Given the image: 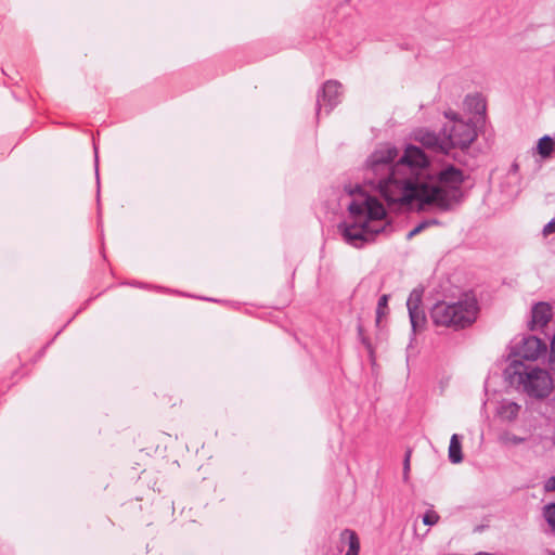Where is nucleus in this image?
I'll list each match as a JSON object with an SVG mask.
<instances>
[{"label": "nucleus", "instance_id": "f257e3e1", "mask_svg": "<svg viewBox=\"0 0 555 555\" xmlns=\"http://www.w3.org/2000/svg\"><path fill=\"white\" fill-rule=\"evenodd\" d=\"M386 145L367 159L366 178L389 205L412 206L420 210L450 211L462 201L463 171L452 165L433 172L428 157L415 145L403 155Z\"/></svg>", "mask_w": 555, "mask_h": 555}, {"label": "nucleus", "instance_id": "f03ea898", "mask_svg": "<svg viewBox=\"0 0 555 555\" xmlns=\"http://www.w3.org/2000/svg\"><path fill=\"white\" fill-rule=\"evenodd\" d=\"M356 192H359V197L353 198L348 205V211L354 221L340 223L338 228L348 244L361 247L385 230L386 209L377 198L361 193L360 186L348 190L350 195H354Z\"/></svg>", "mask_w": 555, "mask_h": 555}, {"label": "nucleus", "instance_id": "7ed1b4c3", "mask_svg": "<svg viewBox=\"0 0 555 555\" xmlns=\"http://www.w3.org/2000/svg\"><path fill=\"white\" fill-rule=\"evenodd\" d=\"M478 302L474 296L465 295L457 301H437L429 311L434 325L453 331L470 326L478 314Z\"/></svg>", "mask_w": 555, "mask_h": 555}, {"label": "nucleus", "instance_id": "20e7f679", "mask_svg": "<svg viewBox=\"0 0 555 555\" xmlns=\"http://www.w3.org/2000/svg\"><path fill=\"white\" fill-rule=\"evenodd\" d=\"M504 374L512 386L531 398L544 399L552 392L553 379L544 369L528 366L514 359L505 369Z\"/></svg>", "mask_w": 555, "mask_h": 555}, {"label": "nucleus", "instance_id": "39448f33", "mask_svg": "<svg viewBox=\"0 0 555 555\" xmlns=\"http://www.w3.org/2000/svg\"><path fill=\"white\" fill-rule=\"evenodd\" d=\"M444 116L450 121L442 128V134L446 137L444 146H449V151L455 147L467 149L477 137L475 126L461 119L453 111L444 112Z\"/></svg>", "mask_w": 555, "mask_h": 555}, {"label": "nucleus", "instance_id": "423d86ee", "mask_svg": "<svg viewBox=\"0 0 555 555\" xmlns=\"http://www.w3.org/2000/svg\"><path fill=\"white\" fill-rule=\"evenodd\" d=\"M343 86L336 80L326 81L317 98V115L322 111L326 114L340 102Z\"/></svg>", "mask_w": 555, "mask_h": 555}, {"label": "nucleus", "instance_id": "0eeeda50", "mask_svg": "<svg viewBox=\"0 0 555 555\" xmlns=\"http://www.w3.org/2000/svg\"><path fill=\"white\" fill-rule=\"evenodd\" d=\"M423 294V288H414L406 300V308L413 333L424 328L426 324V314L422 308Z\"/></svg>", "mask_w": 555, "mask_h": 555}, {"label": "nucleus", "instance_id": "6e6552de", "mask_svg": "<svg viewBox=\"0 0 555 555\" xmlns=\"http://www.w3.org/2000/svg\"><path fill=\"white\" fill-rule=\"evenodd\" d=\"M547 350L545 341L535 336H525L515 347L514 356L528 361H535Z\"/></svg>", "mask_w": 555, "mask_h": 555}, {"label": "nucleus", "instance_id": "1a4fd4ad", "mask_svg": "<svg viewBox=\"0 0 555 555\" xmlns=\"http://www.w3.org/2000/svg\"><path fill=\"white\" fill-rule=\"evenodd\" d=\"M552 318V307L547 302H538L531 311V328L544 327Z\"/></svg>", "mask_w": 555, "mask_h": 555}, {"label": "nucleus", "instance_id": "9d476101", "mask_svg": "<svg viewBox=\"0 0 555 555\" xmlns=\"http://www.w3.org/2000/svg\"><path fill=\"white\" fill-rule=\"evenodd\" d=\"M420 141L427 149H431L443 154H448L450 152L449 146H444L446 137L443 134L440 137L434 132L427 131L421 134Z\"/></svg>", "mask_w": 555, "mask_h": 555}, {"label": "nucleus", "instance_id": "9b49d317", "mask_svg": "<svg viewBox=\"0 0 555 555\" xmlns=\"http://www.w3.org/2000/svg\"><path fill=\"white\" fill-rule=\"evenodd\" d=\"M520 408L518 403L503 399L498 406V415L503 421L513 422L517 418Z\"/></svg>", "mask_w": 555, "mask_h": 555}, {"label": "nucleus", "instance_id": "f8f14e48", "mask_svg": "<svg viewBox=\"0 0 555 555\" xmlns=\"http://www.w3.org/2000/svg\"><path fill=\"white\" fill-rule=\"evenodd\" d=\"M340 541L348 543V551L345 555H359L360 541L357 533L351 529H345L340 533Z\"/></svg>", "mask_w": 555, "mask_h": 555}, {"label": "nucleus", "instance_id": "ddd939ff", "mask_svg": "<svg viewBox=\"0 0 555 555\" xmlns=\"http://www.w3.org/2000/svg\"><path fill=\"white\" fill-rule=\"evenodd\" d=\"M464 104L475 115H482L486 111L485 100L479 93L466 95Z\"/></svg>", "mask_w": 555, "mask_h": 555}, {"label": "nucleus", "instance_id": "4468645a", "mask_svg": "<svg viewBox=\"0 0 555 555\" xmlns=\"http://www.w3.org/2000/svg\"><path fill=\"white\" fill-rule=\"evenodd\" d=\"M449 460L453 464H459L463 461L462 446L457 434H453L450 439Z\"/></svg>", "mask_w": 555, "mask_h": 555}, {"label": "nucleus", "instance_id": "2eb2a0df", "mask_svg": "<svg viewBox=\"0 0 555 555\" xmlns=\"http://www.w3.org/2000/svg\"><path fill=\"white\" fill-rule=\"evenodd\" d=\"M555 150V138H551L550 135H544L539 139L537 144V152L542 158H547L552 155Z\"/></svg>", "mask_w": 555, "mask_h": 555}, {"label": "nucleus", "instance_id": "dca6fc26", "mask_svg": "<svg viewBox=\"0 0 555 555\" xmlns=\"http://www.w3.org/2000/svg\"><path fill=\"white\" fill-rule=\"evenodd\" d=\"M389 295H382L377 302L376 308V322L379 323L380 319L386 314Z\"/></svg>", "mask_w": 555, "mask_h": 555}, {"label": "nucleus", "instance_id": "f3484780", "mask_svg": "<svg viewBox=\"0 0 555 555\" xmlns=\"http://www.w3.org/2000/svg\"><path fill=\"white\" fill-rule=\"evenodd\" d=\"M543 515L548 526L555 531V503L546 505Z\"/></svg>", "mask_w": 555, "mask_h": 555}, {"label": "nucleus", "instance_id": "a211bd4d", "mask_svg": "<svg viewBox=\"0 0 555 555\" xmlns=\"http://www.w3.org/2000/svg\"><path fill=\"white\" fill-rule=\"evenodd\" d=\"M440 519V516L433 509H428L423 516V522L426 526H434Z\"/></svg>", "mask_w": 555, "mask_h": 555}, {"label": "nucleus", "instance_id": "6ab92c4d", "mask_svg": "<svg viewBox=\"0 0 555 555\" xmlns=\"http://www.w3.org/2000/svg\"><path fill=\"white\" fill-rule=\"evenodd\" d=\"M410 457H411V451L409 450L405 453V457L403 461V479L408 480L409 478V472H410Z\"/></svg>", "mask_w": 555, "mask_h": 555}, {"label": "nucleus", "instance_id": "aec40b11", "mask_svg": "<svg viewBox=\"0 0 555 555\" xmlns=\"http://www.w3.org/2000/svg\"><path fill=\"white\" fill-rule=\"evenodd\" d=\"M427 228H428V223H424L423 221L420 222L412 231L409 232V234L406 236L408 240L412 238L413 236L421 233L423 230H425Z\"/></svg>", "mask_w": 555, "mask_h": 555}, {"label": "nucleus", "instance_id": "412c9836", "mask_svg": "<svg viewBox=\"0 0 555 555\" xmlns=\"http://www.w3.org/2000/svg\"><path fill=\"white\" fill-rule=\"evenodd\" d=\"M555 232V217L548 221L544 227H543V230H542V233L544 236H547L552 233Z\"/></svg>", "mask_w": 555, "mask_h": 555}, {"label": "nucleus", "instance_id": "4be33fe9", "mask_svg": "<svg viewBox=\"0 0 555 555\" xmlns=\"http://www.w3.org/2000/svg\"><path fill=\"white\" fill-rule=\"evenodd\" d=\"M94 167H95V178L98 190L100 189V175H99V156H98V147L94 146Z\"/></svg>", "mask_w": 555, "mask_h": 555}, {"label": "nucleus", "instance_id": "5701e85b", "mask_svg": "<svg viewBox=\"0 0 555 555\" xmlns=\"http://www.w3.org/2000/svg\"><path fill=\"white\" fill-rule=\"evenodd\" d=\"M544 488L546 491H554L555 490V476L551 477L544 485Z\"/></svg>", "mask_w": 555, "mask_h": 555}, {"label": "nucleus", "instance_id": "b1692460", "mask_svg": "<svg viewBox=\"0 0 555 555\" xmlns=\"http://www.w3.org/2000/svg\"><path fill=\"white\" fill-rule=\"evenodd\" d=\"M550 363L555 365V340H553L551 344Z\"/></svg>", "mask_w": 555, "mask_h": 555}, {"label": "nucleus", "instance_id": "393cba45", "mask_svg": "<svg viewBox=\"0 0 555 555\" xmlns=\"http://www.w3.org/2000/svg\"><path fill=\"white\" fill-rule=\"evenodd\" d=\"M359 336L361 337V340L362 343L366 346V347H370V343L363 337V334H362V327L359 326Z\"/></svg>", "mask_w": 555, "mask_h": 555}, {"label": "nucleus", "instance_id": "a878e982", "mask_svg": "<svg viewBox=\"0 0 555 555\" xmlns=\"http://www.w3.org/2000/svg\"><path fill=\"white\" fill-rule=\"evenodd\" d=\"M423 222L428 223V227L439 223V221L437 219H428V220H424Z\"/></svg>", "mask_w": 555, "mask_h": 555}, {"label": "nucleus", "instance_id": "bb28decb", "mask_svg": "<svg viewBox=\"0 0 555 555\" xmlns=\"http://www.w3.org/2000/svg\"><path fill=\"white\" fill-rule=\"evenodd\" d=\"M514 441L515 442H520V441H522V439L521 438H515Z\"/></svg>", "mask_w": 555, "mask_h": 555}, {"label": "nucleus", "instance_id": "cd10ccee", "mask_svg": "<svg viewBox=\"0 0 555 555\" xmlns=\"http://www.w3.org/2000/svg\"><path fill=\"white\" fill-rule=\"evenodd\" d=\"M516 169H517V165H516V164H514V165H513V170H516Z\"/></svg>", "mask_w": 555, "mask_h": 555}]
</instances>
